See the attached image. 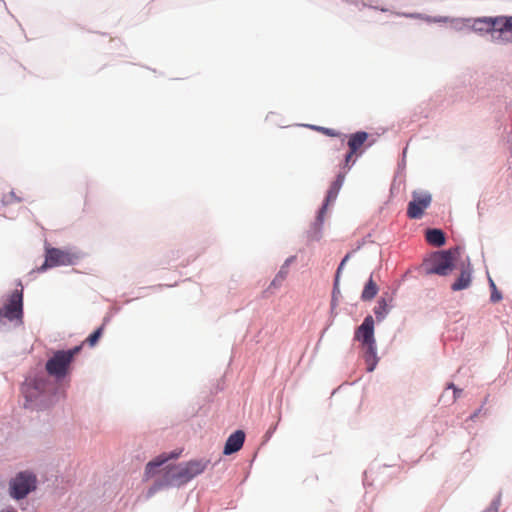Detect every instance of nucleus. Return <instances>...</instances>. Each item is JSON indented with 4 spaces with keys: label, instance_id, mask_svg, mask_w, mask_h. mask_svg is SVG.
<instances>
[{
    "label": "nucleus",
    "instance_id": "1",
    "mask_svg": "<svg viewBox=\"0 0 512 512\" xmlns=\"http://www.w3.org/2000/svg\"><path fill=\"white\" fill-rule=\"evenodd\" d=\"M210 461L206 459L191 460L178 466H168L163 470L161 479L157 480L149 489L148 495L154 493L166 486H181L192 480L197 475L202 474L208 467Z\"/></svg>",
    "mask_w": 512,
    "mask_h": 512
},
{
    "label": "nucleus",
    "instance_id": "2",
    "mask_svg": "<svg viewBox=\"0 0 512 512\" xmlns=\"http://www.w3.org/2000/svg\"><path fill=\"white\" fill-rule=\"evenodd\" d=\"M354 339L359 341L365 349L364 359L367 365V371L372 372L379 359L374 337V319L371 315L366 316L362 324L355 330Z\"/></svg>",
    "mask_w": 512,
    "mask_h": 512
},
{
    "label": "nucleus",
    "instance_id": "3",
    "mask_svg": "<svg viewBox=\"0 0 512 512\" xmlns=\"http://www.w3.org/2000/svg\"><path fill=\"white\" fill-rule=\"evenodd\" d=\"M82 345L75 346L70 350H58L46 362V371L56 378H63L67 375L74 357L81 351Z\"/></svg>",
    "mask_w": 512,
    "mask_h": 512
},
{
    "label": "nucleus",
    "instance_id": "4",
    "mask_svg": "<svg viewBox=\"0 0 512 512\" xmlns=\"http://www.w3.org/2000/svg\"><path fill=\"white\" fill-rule=\"evenodd\" d=\"M80 258V254L71 249H58L47 247L45 252V262L39 268V271H45L47 268L56 266H67L75 264Z\"/></svg>",
    "mask_w": 512,
    "mask_h": 512
},
{
    "label": "nucleus",
    "instance_id": "5",
    "mask_svg": "<svg viewBox=\"0 0 512 512\" xmlns=\"http://www.w3.org/2000/svg\"><path fill=\"white\" fill-rule=\"evenodd\" d=\"M477 24H485L487 32L498 33L505 42L512 41V16L484 17Z\"/></svg>",
    "mask_w": 512,
    "mask_h": 512
},
{
    "label": "nucleus",
    "instance_id": "6",
    "mask_svg": "<svg viewBox=\"0 0 512 512\" xmlns=\"http://www.w3.org/2000/svg\"><path fill=\"white\" fill-rule=\"evenodd\" d=\"M36 476L30 472H20L10 483V494L14 499H23L36 489Z\"/></svg>",
    "mask_w": 512,
    "mask_h": 512
},
{
    "label": "nucleus",
    "instance_id": "7",
    "mask_svg": "<svg viewBox=\"0 0 512 512\" xmlns=\"http://www.w3.org/2000/svg\"><path fill=\"white\" fill-rule=\"evenodd\" d=\"M431 202L432 196L429 192L414 191L412 193V200L407 207V216L410 219H420Z\"/></svg>",
    "mask_w": 512,
    "mask_h": 512
},
{
    "label": "nucleus",
    "instance_id": "8",
    "mask_svg": "<svg viewBox=\"0 0 512 512\" xmlns=\"http://www.w3.org/2000/svg\"><path fill=\"white\" fill-rule=\"evenodd\" d=\"M23 316V293L21 291H14L8 300V303L4 306L3 310H0V320L7 318L10 321L21 320Z\"/></svg>",
    "mask_w": 512,
    "mask_h": 512
},
{
    "label": "nucleus",
    "instance_id": "9",
    "mask_svg": "<svg viewBox=\"0 0 512 512\" xmlns=\"http://www.w3.org/2000/svg\"><path fill=\"white\" fill-rule=\"evenodd\" d=\"M453 253L451 251H442L437 253L432 261L428 272L441 276L448 275L453 269Z\"/></svg>",
    "mask_w": 512,
    "mask_h": 512
},
{
    "label": "nucleus",
    "instance_id": "10",
    "mask_svg": "<svg viewBox=\"0 0 512 512\" xmlns=\"http://www.w3.org/2000/svg\"><path fill=\"white\" fill-rule=\"evenodd\" d=\"M344 178H345V173H339L336 177V180L331 184V186L327 192V195H326L325 203L319 212L318 219L320 221H322V217L327 209V206L336 200L338 193L343 185Z\"/></svg>",
    "mask_w": 512,
    "mask_h": 512
},
{
    "label": "nucleus",
    "instance_id": "11",
    "mask_svg": "<svg viewBox=\"0 0 512 512\" xmlns=\"http://www.w3.org/2000/svg\"><path fill=\"white\" fill-rule=\"evenodd\" d=\"M245 440V433L242 430H237L234 433H232L224 446L223 454L230 455L237 451H239Z\"/></svg>",
    "mask_w": 512,
    "mask_h": 512
},
{
    "label": "nucleus",
    "instance_id": "12",
    "mask_svg": "<svg viewBox=\"0 0 512 512\" xmlns=\"http://www.w3.org/2000/svg\"><path fill=\"white\" fill-rule=\"evenodd\" d=\"M368 139V133L364 131H359L354 134H351L348 139V147L349 150H351V154H358L360 155L362 153V146Z\"/></svg>",
    "mask_w": 512,
    "mask_h": 512
},
{
    "label": "nucleus",
    "instance_id": "13",
    "mask_svg": "<svg viewBox=\"0 0 512 512\" xmlns=\"http://www.w3.org/2000/svg\"><path fill=\"white\" fill-rule=\"evenodd\" d=\"M426 240L429 244L440 247L445 244V235L440 229H428L426 232Z\"/></svg>",
    "mask_w": 512,
    "mask_h": 512
},
{
    "label": "nucleus",
    "instance_id": "14",
    "mask_svg": "<svg viewBox=\"0 0 512 512\" xmlns=\"http://www.w3.org/2000/svg\"><path fill=\"white\" fill-rule=\"evenodd\" d=\"M471 284V271L470 269L463 270L457 280L452 284L453 291L466 289Z\"/></svg>",
    "mask_w": 512,
    "mask_h": 512
},
{
    "label": "nucleus",
    "instance_id": "15",
    "mask_svg": "<svg viewBox=\"0 0 512 512\" xmlns=\"http://www.w3.org/2000/svg\"><path fill=\"white\" fill-rule=\"evenodd\" d=\"M171 457H173V455H171ZM169 458H170V456L161 455V456L157 457L155 460L150 461L146 465V468H145L146 477L149 478V477L154 476L156 474V468L163 465Z\"/></svg>",
    "mask_w": 512,
    "mask_h": 512
},
{
    "label": "nucleus",
    "instance_id": "16",
    "mask_svg": "<svg viewBox=\"0 0 512 512\" xmlns=\"http://www.w3.org/2000/svg\"><path fill=\"white\" fill-rule=\"evenodd\" d=\"M377 293H378V286L373 281L372 277H370V279L368 280V282L366 283V285L362 291L361 298L364 301H369V300H372L377 295Z\"/></svg>",
    "mask_w": 512,
    "mask_h": 512
},
{
    "label": "nucleus",
    "instance_id": "17",
    "mask_svg": "<svg viewBox=\"0 0 512 512\" xmlns=\"http://www.w3.org/2000/svg\"><path fill=\"white\" fill-rule=\"evenodd\" d=\"M102 333H103V326L99 327L98 329H96L91 335H89L87 337V339L85 340V342L90 345V346H94L96 345V343L98 342V340L100 339V337L102 336Z\"/></svg>",
    "mask_w": 512,
    "mask_h": 512
},
{
    "label": "nucleus",
    "instance_id": "18",
    "mask_svg": "<svg viewBox=\"0 0 512 512\" xmlns=\"http://www.w3.org/2000/svg\"><path fill=\"white\" fill-rule=\"evenodd\" d=\"M2 201L4 204H11L13 202H20L21 199L18 198L13 191H10L3 195Z\"/></svg>",
    "mask_w": 512,
    "mask_h": 512
},
{
    "label": "nucleus",
    "instance_id": "19",
    "mask_svg": "<svg viewBox=\"0 0 512 512\" xmlns=\"http://www.w3.org/2000/svg\"><path fill=\"white\" fill-rule=\"evenodd\" d=\"M316 129L330 137H339L340 136V133L338 131L331 129V128L317 127Z\"/></svg>",
    "mask_w": 512,
    "mask_h": 512
},
{
    "label": "nucleus",
    "instance_id": "20",
    "mask_svg": "<svg viewBox=\"0 0 512 512\" xmlns=\"http://www.w3.org/2000/svg\"><path fill=\"white\" fill-rule=\"evenodd\" d=\"M490 286L493 288V292L491 294V301L492 302L500 301L502 296H501V294L498 291H496L495 283L491 279H490Z\"/></svg>",
    "mask_w": 512,
    "mask_h": 512
},
{
    "label": "nucleus",
    "instance_id": "21",
    "mask_svg": "<svg viewBox=\"0 0 512 512\" xmlns=\"http://www.w3.org/2000/svg\"><path fill=\"white\" fill-rule=\"evenodd\" d=\"M349 257H350V254H347V255L343 258V260L341 261V263H340V265H339V267H338V269H337L336 279H335V286H337V285H338V280H339L340 272H341V270H342L343 266L345 265V263H347V260L349 259Z\"/></svg>",
    "mask_w": 512,
    "mask_h": 512
},
{
    "label": "nucleus",
    "instance_id": "22",
    "mask_svg": "<svg viewBox=\"0 0 512 512\" xmlns=\"http://www.w3.org/2000/svg\"><path fill=\"white\" fill-rule=\"evenodd\" d=\"M386 304L385 303H379V306L375 308V314L378 319L383 318L382 310H385Z\"/></svg>",
    "mask_w": 512,
    "mask_h": 512
},
{
    "label": "nucleus",
    "instance_id": "23",
    "mask_svg": "<svg viewBox=\"0 0 512 512\" xmlns=\"http://www.w3.org/2000/svg\"><path fill=\"white\" fill-rule=\"evenodd\" d=\"M357 155L358 154H356V156ZM353 156H355V154H351V150H349V152L345 156V166H349L350 162L354 164L355 160L353 159Z\"/></svg>",
    "mask_w": 512,
    "mask_h": 512
},
{
    "label": "nucleus",
    "instance_id": "24",
    "mask_svg": "<svg viewBox=\"0 0 512 512\" xmlns=\"http://www.w3.org/2000/svg\"><path fill=\"white\" fill-rule=\"evenodd\" d=\"M286 276H287V271H286V270L281 269V270L277 273V275H276V277H277V281H278V282H283V281L286 279Z\"/></svg>",
    "mask_w": 512,
    "mask_h": 512
},
{
    "label": "nucleus",
    "instance_id": "25",
    "mask_svg": "<svg viewBox=\"0 0 512 512\" xmlns=\"http://www.w3.org/2000/svg\"><path fill=\"white\" fill-rule=\"evenodd\" d=\"M283 282H278L277 281V277L275 276V278L272 280V282L270 283L269 287H268V290L274 288V289H277L279 288L281 285H282Z\"/></svg>",
    "mask_w": 512,
    "mask_h": 512
},
{
    "label": "nucleus",
    "instance_id": "26",
    "mask_svg": "<svg viewBox=\"0 0 512 512\" xmlns=\"http://www.w3.org/2000/svg\"><path fill=\"white\" fill-rule=\"evenodd\" d=\"M447 388L448 389H453V391H454V399H456L458 397L457 394L460 393V390L457 389L453 383L448 384Z\"/></svg>",
    "mask_w": 512,
    "mask_h": 512
},
{
    "label": "nucleus",
    "instance_id": "27",
    "mask_svg": "<svg viewBox=\"0 0 512 512\" xmlns=\"http://www.w3.org/2000/svg\"><path fill=\"white\" fill-rule=\"evenodd\" d=\"M482 19H483V18H481V20H482ZM478 21H480V19H477V20L475 21V23H474V27H475L477 30H480V31H483V30H484V31H487V30L485 29V24H477V22H478Z\"/></svg>",
    "mask_w": 512,
    "mask_h": 512
}]
</instances>
